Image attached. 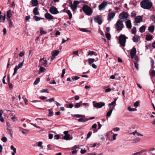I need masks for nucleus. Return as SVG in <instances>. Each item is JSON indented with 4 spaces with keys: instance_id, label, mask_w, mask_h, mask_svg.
Returning a JSON list of instances; mask_svg holds the SVG:
<instances>
[{
    "instance_id": "obj_1",
    "label": "nucleus",
    "mask_w": 155,
    "mask_h": 155,
    "mask_svg": "<svg viewBox=\"0 0 155 155\" xmlns=\"http://www.w3.org/2000/svg\"><path fill=\"white\" fill-rule=\"evenodd\" d=\"M141 7L146 9H149L152 7V2L149 0H143L140 3Z\"/></svg>"
},
{
    "instance_id": "obj_2",
    "label": "nucleus",
    "mask_w": 155,
    "mask_h": 155,
    "mask_svg": "<svg viewBox=\"0 0 155 155\" xmlns=\"http://www.w3.org/2000/svg\"><path fill=\"white\" fill-rule=\"evenodd\" d=\"M128 37H126L124 35L121 34L119 36V42L121 46L123 47H125V46L126 39Z\"/></svg>"
},
{
    "instance_id": "obj_3",
    "label": "nucleus",
    "mask_w": 155,
    "mask_h": 155,
    "mask_svg": "<svg viewBox=\"0 0 155 155\" xmlns=\"http://www.w3.org/2000/svg\"><path fill=\"white\" fill-rule=\"evenodd\" d=\"M82 9L83 12L88 15H91L92 13V9L87 5H84Z\"/></svg>"
},
{
    "instance_id": "obj_4",
    "label": "nucleus",
    "mask_w": 155,
    "mask_h": 155,
    "mask_svg": "<svg viewBox=\"0 0 155 155\" xmlns=\"http://www.w3.org/2000/svg\"><path fill=\"white\" fill-rule=\"evenodd\" d=\"M124 25L123 22L120 20H118L115 24V28L117 31H121L123 28Z\"/></svg>"
},
{
    "instance_id": "obj_5",
    "label": "nucleus",
    "mask_w": 155,
    "mask_h": 155,
    "mask_svg": "<svg viewBox=\"0 0 155 155\" xmlns=\"http://www.w3.org/2000/svg\"><path fill=\"white\" fill-rule=\"evenodd\" d=\"M128 17V14L127 12H123L120 13L119 16V18L120 19H126Z\"/></svg>"
},
{
    "instance_id": "obj_6",
    "label": "nucleus",
    "mask_w": 155,
    "mask_h": 155,
    "mask_svg": "<svg viewBox=\"0 0 155 155\" xmlns=\"http://www.w3.org/2000/svg\"><path fill=\"white\" fill-rule=\"evenodd\" d=\"M108 4V2L106 1L103 2L101 4L98 5V9L100 11L104 10Z\"/></svg>"
},
{
    "instance_id": "obj_7",
    "label": "nucleus",
    "mask_w": 155,
    "mask_h": 155,
    "mask_svg": "<svg viewBox=\"0 0 155 155\" xmlns=\"http://www.w3.org/2000/svg\"><path fill=\"white\" fill-rule=\"evenodd\" d=\"M94 107L97 108H99L102 107L103 106H104L105 104L103 102H101L100 103H95L94 101L93 102Z\"/></svg>"
},
{
    "instance_id": "obj_8",
    "label": "nucleus",
    "mask_w": 155,
    "mask_h": 155,
    "mask_svg": "<svg viewBox=\"0 0 155 155\" xmlns=\"http://www.w3.org/2000/svg\"><path fill=\"white\" fill-rule=\"evenodd\" d=\"M102 16L98 15L94 17V20L95 22L97 23L99 25H101L102 22Z\"/></svg>"
},
{
    "instance_id": "obj_9",
    "label": "nucleus",
    "mask_w": 155,
    "mask_h": 155,
    "mask_svg": "<svg viewBox=\"0 0 155 155\" xmlns=\"http://www.w3.org/2000/svg\"><path fill=\"white\" fill-rule=\"evenodd\" d=\"M50 12L53 14H57L59 13L57 8L54 6H51L49 9Z\"/></svg>"
},
{
    "instance_id": "obj_10",
    "label": "nucleus",
    "mask_w": 155,
    "mask_h": 155,
    "mask_svg": "<svg viewBox=\"0 0 155 155\" xmlns=\"http://www.w3.org/2000/svg\"><path fill=\"white\" fill-rule=\"evenodd\" d=\"M80 3L79 2L77 1H74L73 2V4H71V8L73 11H75L77 8L78 5Z\"/></svg>"
},
{
    "instance_id": "obj_11",
    "label": "nucleus",
    "mask_w": 155,
    "mask_h": 155,
    "mask_svg": "<svg viewBox=\"0 0 155 155\" xmlns=\"http://www.w3.org/2000/svg\"><path fill=\"white\" fill-rule=\"evenodd\" d=\"M115 15V13L112 12L109 13L107 15V19L108 21H110L114 17Z\"/></svg>"
},
{
    "instance_id": "obj_12",
    "label": "nucleus",
    "mask_w": 155,
    "mask_h": 155,
    "mask_svg": "<svg viewBox=\"0 0 155 155\" xmlns=\"http://www.w3.org/2000/svg\"><path fill=\"white\" fill-rule=\"evenodd\" d=\"M136 53V49L135 47H133L130 50V55L131 58L133 59L134 56L135 55Z\"/></svg>"
},
{
    "instance_id": "obj_13",
    "label": "nucleus",
    "mask_w": 155,
    "mask_h": 155,
    "mask_svg": "<svg viewBox=\"0 0 155 155\" xmlns=\"http://www.w3.org/2000/svg\"><path fill=\"white\" fill-rule=\"evenodd\" d=\"M45 18L48 20H50L54 19V17L51 15L48 12L46 13L45 15Z\"/></svg>"
},
{
    "instance_id": "obj_14",
    "label": "nucleus",
    "mask_w": 155,
    "mask_h": 155,
    "mask_svg": "<svg viewBox=\"0 0 155 155\" xmlns=\"http://www.w3.org/2000/svg\"><path fill=\"white\" fill-rule=\"evenodd\" d=\"M135 21L137 23H140L142 21V18L141 16H137L135 18Z\"/></svg>"
},
{
    "instance_id": "obj_15",
    "label": "nucleus",
    "mask_w": 155,
    "mask_h": 155,
    "mask_svg": "<svg viewBox=\"0 0 155 155\" xmlns=\"http://www.w3.org/2000/svg\"><path fill=\"white\" fill-rule=\"evenodd\" d=\"M126 27L130 29L131 28L132 25L131 21L130 20H128L125 22Z\"/></svg>"
},
{
    "instance_id": "obj_16",
    "label": "nucleus",
    "mask_w": 155,
    "mask_h": 155,
    "mask_svg": "<svg viewBox=\"0 0 155 155\" xmlns=\"http://www.w3.org/2000/svg\"><path fill=\"white\" fill-rule=\"evenodd\" d=\"M140 39V37L137 35H135L133 38V40L135 42H137Z\"/></svg>"
},
{
    "instance_id": "obj_17",
    "label": "nucleus",
    "mask_w": 155,
    "mask_h": 155,
    "mask_svg": "<svg viewBox=\"0 0 155 155\" xmlns=\"http://www.w3.org/2000/svg\"><path fill=\"white\" fill-rule=\"evenodd\" d=\"M116 101L117 99H114V100L112 102L110 103L109 104V106L110 107V108H111V107H114H114L116 106L115 104Z\"/></svg>"
},
{
    "instance_id": "obj_18",
    "label": "nucleus",
    "mask_w": 155,
    "mask_h": 155,
    "mask_svg": "<svg viewBox=\"0 0 155 155\" xmlns=\"http://www.w3.org/2000/svg\"><path fill=\"white\" fill-rule=\"evenodd\" d=\"M32 6L35 7L37 6L38 4V0H32L31 1Z\"/></svg>"
},
{
    "instance_id": "obj_19",
    "label": "nucleus",
    "mask_w": 155,
    "mask_h": 155,
    "mask_svg": "<svg viewBox=\"0 0 155 155\" xmlns=\"http://www.w3.org/2000/svg\"><path fill=\"white\" fill-rule=\"evenodd\" d=\"M94 55L96 56L97 55V54L95 51H89L87 52V56H91Z\"/></svg>"
},
{
    "instance_id": "obj_20",
    "label": "nucleus",
    "mask_w": 155,
    "mask_h": 155,
    "mask_svg": "<svg viewBox=\"0 0 155 155\" xmlns=\"http://www.w3.org/2000/svg\"><path fill=\"white\" fill-rule=\"evenodd\" d=\"M59 51L58 50H55L51 52L52 56L53 57H55L57 56L59 54Z\"/></svg>"
},
{
    "instance_id": "obj_21",
    "label": "nucleus",
    "mask_w": 155,
    "mask_h": 155,
    "mask_svg": "<svg viewBox=\"0 0 155 155\" xmlns=\"http://www.w3.org/2000/svg\"><path fill=\"white\" fill-rule=\"evenodd\" d=\"M114 109V107H111L110 110L107 113L106 116L107 117H110L112 114L113 110Z\"/></svg>"
},
{
    "instance_id": "obj_22",
    "label": "nucleus",
    "mask_w": 155,
    "mask_h": 155,
    "mask_svg": "<svg viewBox=\"0 0 155 155\" xmlns=\"http://www.w3.org/2000/svg\"><path fill=\"white\" fill-rule=\"evenodd\" d=\"M153 38L152 36L150 35L147 34L146 36V39L148 41H150L152 40Z\"/></svg>"
},
{
    "instance_id": "obj_23",
    "label": "nucleus",
    "mask_w": 155,
    "mask_h": 155,
    "mask_svg": "<svg viewBox=\"0 0 155 155\" xmlns=\"http://www.w3.org/2000/svg\"><path fill=\"white\" fill-rule=\"evenodd\" d=\"M145 152V150H143L138 152L133 153L131 155H140L141 154L144 152Z\"/></svg>"
},
{
    "instance_id": "obj_24",
    "label": "nucleus",
    "mask_w": 155,
    "mask_h": 155,
    "mask_svg": "<svg viewBox=\"0 0 155 155\" xmlns=\"http://www.w3.org/2000/svg\"><path fill=\"white\" fill-rule=\"evenodd\" d=\"M33 13L35 15H38L39 14V13L37 8L35 7L34 9Z\"/></svg>"
},
{
    "instance_id": "obj_25",
    "label": "nucleus",
    "mask_w": 155,
    "mask_h": 155,
    "mask_svg": "<svg viewBox=\"0 0 155 155\" xmlns=\"http://www.w3.org/2000/svg\"><path fill=\"white\" fill-rule=\"evenodd\" d=\"M154 30V26L152 25L150 26L148 28V30L151 33H153Z\"/></svg>"
},
{
    "instance_id": "obj_26",
    "label": "nucleus",
    "mask_w": 155,
    "mask_h": 155,
    "mask_svg": "<svg viewBox=\"0 0 155 155\" xmlns=\"http://www.w3.org/2000/svg\"><path fill=\"white\" fill-rule=\"evenodd\" d=\"M88 120V119L85 118L84 117H82L78 119V121L79 122H85L87 121Z\"/></svg>"
},
{
    "instance_id": "obj_27",
    "label": "nucleus",
    "mask_w": 155,
    "mask_h": 155,
    "mask_svg": "<svg viewBox=\"0 0 155 155\" xmlns=\"http://www.w3.org/2000/svg\"><path fill=\"white\" fill-rule=\"evenodd\" d=\"M66 13L68 14L69 16V18L71 19L72 18V14H71V11L69 10H67L66 11Z\"/></svg>"
},
{
    "instance_id": "obj_28",
    "label": "nucleus",
    "mask_w": 155,
    "mask_h": 155,
    "mask_svg": "<svg viewBox=\"0 0 155 155\" xmlns=\"http://www.w3.org/2000/svg\"><path fill=\"white\" fill-rule=\"evenodd\" d=\"M145 26L143 25L140 28L139 31L141 33H143L145 32Z\"/></svg>"
},
{
    "instance_id": "obj_29",
    "label": "nucleus",
    "mask_w": 155,
    "mask_h": 155,
    "mask_svg": "<svg viewBox=\"0 0 155 155\" xmlns=\"http://www.w3.org/2000/svg\"><path fill=\"white\" fill-rule=\"evenodd\" d=\"M12 13L11 12L10 10H9L8 11H7V19H11L10 18L12 16Z\"/></svg>"
},
{
    "instance_id": "obj_30",
    "label": "nucleus",
    "mask_w": 155,
    "mask_h": 155,
    "mask_svg": "<svg viewBox=\"0 0 155 155\" xmlns=\"http://www.w3.org/2000/svg\"><path fill=\"white\" fill-rule=\"evenodd\" d=\"M7 20L8 21L9 26L10 27L12 28L13 26V24L11 20V19H7Z\"/></svg>"
},
{
    "instance_id": "obj_31",
    "label": "nucleus",
    "mask_w": 155,
    "mask_h": 155,
    "mask_svg": "<svg viewBox=\"0 0 155 155\" xmlns=\"http://www.w3.org/2000/svg\"><path fill=\"white\" fill-rule=\"evenodd\" d=\"M33 18L36 21H40L41 19H43L44 18L38 17L36 16H34Z\"/></svg>"
},
{
    "instance_id": "obj_32",
    "label": "nucleus",
    "mask_w": 155,
    "mask_h": 155,
    "mask_svg": "<svg viewBox=\"0 0 155 155\" xmlns=\"http://www.w3.org/2000/svg\"><path fill=\"white\" fill-rule=\"evenodd\" d=\"M48 117L52 116L54 114L53 112L51 109H48Z\"/></svg>"
},
{
    "instance_id": "obj_33",
    "label": "nucleus",
    "mask_w": 155,
    "mask_h": 155,
    "mask_svg": "<svg viewBox=\"0 0 155 155\" xmlns=\"http://www.w3.org/2000/svg\"><path fill=\"white\" fill-rule=\"evenodd\" d=\"M88 62L89 64H91L92 63H93L95 60L94 58H89L88 59Z\"/></svg>"
},
{
    "instance_id": "obj_34",
    "label": "nucleus",
    "mask_w": 155,
    "mask_h": 155,
    "mask_svg": "<svg viewBox=\"0 0 155 155\" xmlns=\"http://www.w3.org/2000/svg\"><path fill=\"white\" fill-rule=\"evenodd\" d=\"M40 33L41 35L46 34V32L45 31H44L43 28L42 27L40 28Z\"/></svg>"
},
{
    "instance_id": "obj_35",
    "label": "nucleus",
    "mask_w": 155,
    "mask_h": 155,
    "mask_svg": "<svg viewBox=\"0 0 155 155\" xmlns=\"http://www.w3.org/2000/svg\"><path fill=\"white\" fill-rule=\"evenodd\" d=\"M11 120L13 122L17 121L18 120V118L16 117L15 115H14L11 118Z\"/></svg>"
},
{
    "instance_id": "obj_36",
    "label": "nucleus",
    "mask_w": 155,
    "mask_h": 155,
    "mask_svg": "<svg viewBox=\"0 0 155 155\" xmlns=\"http://www.w3.org/2000/svg\"><path fill=\"white\" fill-rule=\"evenodd\" d=\"M23 130H22V133L25 135H26L27 134H28L29 132V131L27 129H23Z\"/></svg>"
},
{
    "instance_id": "obj_37",
    "label": "nucleus",
    "mask_w": 155,
    "mask_h": 155,
    "mask_svg": "<svg viewBox=\"0 0 155 155\" xmlns=\"http://www.w3.org/2000/svg\"><path fill=\"white\" fill-rule=\"evenodd\" d=\"M7 132L8 134H9L10 136L12 137L13 133L12 132V130L11 129H9L8 128H7Z\"/></svg>"
},
{
    "instance_id": "obj_38",
    "label": "nucleus",
    "mask_w": 155,
    "mask_h": 155,
    "mask_svg": "<svg viewBox=\"0 0 155 155\" xmlns=\"http://www.w3.org/2000/svg\"><path fill=\"white\" fill-rule=\"evenodd\" d=\"M43 142L41 141H39L38 142V146L41 147V149H43V146H42Z\"/></svg>"
},
{
    "instance_id": "obj_39",
    "label": "nucleus",
    "mask_w": 155,
    "mask_h": 155,
    "mask_svg": "<svg viewBox=\"0 0 155 155\" xmlns=\"http://www.w3.org/2000/svg\"><path fill=\"white\" fill-rule=\"evenodd\" d=\"M132 134L134 135H137L138 136H143V135L142 134H140L139 133H138V132H137L136 131H134V132H133L132 133Z\"/></svg>"
},
{
    "instance_id": "obj_40",
    "label": "nucleus",
    "mask_w": 155,
    "mask_h": 155,
    "mask_svg": "<svg viewBox=\"0 0 155 155\" xmlns=\"http://www.w3.org/2000/svg\"><path fill=\"white\" fill-rule=\"evenodd\" d=\"M80 30L84 32H91V31L90 30H87L85 28H81L80 29Z\"/></svg>"
},
{
    "instance_id": "obj_41",
    "label": "nucleus",
    "mask_w": 155,
    "mask_h": 155,
    "mask_svg": "<svg viewBox=\"0 0 155 155\" xmlns=\"http://www.w3.org/2000/svg\"><path fill=\"white\" fill-rule=\"evenodd\" d=\"M40 79L39 78H37L34 83V84L36 85L38 84L40 82Z\"/></svg>"
},
{
    "instance_id": "obj_42",
    "label": "nucleus",
    "mask_w": 155,
    "mask_h": 155,
    "mask_svg": "<svg viewBox=\"0 0 155 155\" xmlns=\"http://www.w3.org/2000/svg\"><path fill=\"white\" fill-rule=\"evenodd\" d=\"M106 37L108 40H110L111 38V36L109 33H106L105 34Z\"/></svg>"
},
{
    "instance_id": "obj_43",
    "label": "nucleus",
    "mask_w": 155,
    "mask_h": 155,
    "mask_svg": "<svg viewBox=\"0 0 155 155\" xmlns=\"http://www.w3.org/2000/svg\"><path fill=\"white\" fill-rule=\"evenodd\" d=\"M128 110L130 111H137V109L136 108H131L130 107H128L127 108Z\"/></svg>"
},
{
    "instance_id": "obj_44",
    "label": "nucleus",
    "mask_w": 155,
    "mask_h": 155,
    "mask_svg": "<svg viewBox=\"0 0 155 155\" xmlns=\"http://www.w3.org/2000/svg\"><path fill=\"white\" fill-rule=\"evenodd\" d=\"M136 28L135 27H134L132 29L131 32L133 34H135L136 33Z\"/></svg>"
},
{
    "instance_id": "obj_45",
    "label": "nucleus",
    "mask_w": 155,
    "mask_h": 155,
    "mask_svg": "<svg viewBox=\"0 0 155 155\" xmlns=\"http://www.w3.org/2000/svg\"><path fill=\"white\" fill-rule=\"evenodd\" d=\"M140 140V139L139 137H137L133 140V142L134 143H136L139 142Z\"/></svg>"
},
{
    "instance_id": "obj_46",
    "label": "nucleus",
    "mask_w": 155,
    "mask_h": 155,
    "mask_svg": "<svg viewBox=\"0 0 155 155\" xmlns=\"http://www.w3.org/2000/svg\"><path fill=\"white\" fill-rule=\"evenodd\" d=\"M5 19V15L4 16H0V21L1 22H3Z\"/></svg>"
},
{
    "instance_id": "obj_47",
    "label": "nucleus",
    "mask_w": 155,
    "mask_h": 155,
    "mask_svg": "<svg viewBox=\"0 0 155 155\" xmlns=\"http://www.w3.org/2000/svg\"><path fill=\"white\" fill-rule=\"evenodd\" d=\"M70 135L68 134V135H65L64 137V139L65 140H69Z\"/></svg>"
},
{
    "instance_id": "obj_48",
    "label": "nucleus",
    "mask_w": 155,
    "mask_h": 155,
    "mask_svg": "<svg viewBox=\"0 0 155 155\" xmlns=\"http://www.w3.org/2000/svg\"><path fill=\"white\" fill-rule=\"evenodd\" d=\"M45 71V68L43 67H41L39 69V72H44Z\"/></svg>"
},
{
    "instance_id": "obj_49",
    "label": "nucleus",
    "mask_w": 155,
    "mask_h": 155,
    "mask_svg": "<svg viewBox=\"0 0 155 155\" xmlns=\"http://www.w3.org/2000/svg\"><path fill=\"white\" fill-rule=\"evenodd\" d=\"M67 81H70L71 82H72L73 81H74V77H72L71 78H67Z\"/></svg>"
},
{
    "instance_id": "obj_50",
    "label": "nucleus",
    "mask_w": 155,
    "mask_h": 155,
    "mask_svg": "<svg viewBox=\"0 0 155 155\" xmlns=\"http://www.w3.org/2000/svg\"><path fill=\"white\" fill-rule=\"evenodd\" d=\"M40 92L41 93L46 92L48 93V90L47 89H43L40 91Z\"/></svg>"
},
{
    "instance_id": "obj_51",
    "label": "nucleus",
    "mask_w": 155,
    "mask_h": 155,
    "mask_svg": "<svg viewBox=\"0 0 155 155\" xmlns=\"http://www.w3.org/2000/svg\"><path fill=\"white\" fill-rule=\"evenodd\" d=\"M140 104V101H136L134 104V106L136 107H138Z\"/></svg>"
},
{
    "instance_id": "obj_52",
    "label": "nucleus",
    "mask_w": 155,
    "mask_h": 155,
    "mask_svg": "<svg viewBox=\"0 0 155 155\" xmlns=\"http://www.w3.org/2000/svg\"><path fill=\"white\" fill-rule=\"evenodd\" d=\"M77 153V151L76 150L75 148H73L72 149V153L73 154H76Z\"/></svg>"
},
{
    "instance_id": "obj_53",
    "label": "nucleus",
    "mask_w": 155,
    "mask_h": 155,
    "mask_svg": "<svg viewBox=\"0 0 155 155\" xmlns=\"http://www.w3.org/2000/svg\"><path fill=\"white\" fill-rule=\"evenodd\" d=\"M92 134V132H91V131L89 132L88 133V134L87 135V138L88 139L91 137Z\"/></svg>"
},
{
    "instance_id": "obj_54",
    "label": "nucleus",
    "mask_w": 155,
    "mask_h": 155,
    "mask_svg": "<svg viewBox=\"0 0 155 155\" xmlns=\"http://www.w3.org/2000/svg\"><path fill=\"white\" fill-rule=\"evenodd\" d=\"M52 145L49 144L47 146V150H52Z\"/></svg>"
},
{
    "instance_id": "obj_55",
    "label": "nucleus",
    "mask_w": 155,
    "mask_h": 155,
    "mask_svg": "<svg viewBox=\"0 0 155 155\" xmlns=\"http://www.w3.org/2000/svg\"><path fill=\"white\" fill-rule=\"evenodd\" d=\"M54 97H52L51 98L48 99L46 100V101L47 102H49L50 103H51L52 101H54Z\"/></svg>"
},
{
    "instance_id": "obj_56",
    "label": "nucleus",
    "mask_w": 155,
    "mask_h": 155,
    "mask_svg": "<svg viewBox=\"0 0 155 155\" xmlns=\"http://www.w3.org/2000/svg\"><path fill=\"white\" fill-rule=\"evenodd\" d=\"M1 140L4 142H5L7 141V138L5 137H4L1 139Z\"/></svg>"
},
{
    "instance_id": "obj_57",
    "label": "nucleus",
    "mask_w": 155,
    "mask_h": 155,
    "mask_svg": "<svg viewBox=\"0 0 155 155\" xmlns=\"http://www.w3.org/2000/svg\"><path fill=\"white\" fill-rule=\"evenodd\" d=\"M65 73V69H63L62 71V73L61 75V77L63 78L64 77V75Z\"/></svg>"
},
{
    "instance_id": "obj_58",
    "label": "nucleus",
    "mask_w": 155,
    "mask_h": 155,
    "mask_svg": "<svg viewBox=\"0 0 155 155\" xmlns=\"http://www.w3.org/2000/svg\"><path fill=\"white\" fill-rule=\"evenodd\" d=\"M134 63L136 68L138 69V64H137V61H134Z\"/></svg>"
},
{
    "instance_id": "obj_59",
    "label": "nucleus",
    "mask_w": 155,
    "mask_h": 155,
    "mask_svg": "<svg viewBox=\"0 0 155 155\" xmlns=\"http://www.w3.org/2000/svg\"><path fill=\"white\" fill-rule=\"evenodd\" d=\"M81 106V105L79 103H77L76 105L74 106L75 108H78L79 107Z\"/></svg>"
},
{
    "instance_id": "obj_60",
    "label": "nucleus",
    "mask_w": 155,
    "mask_h": 155,
    "mask_svg": "<svg viewBox=\"0 0 155 155\" xmlns=\"http://www.w3.org/2000/svg\"><path fill=\"white\" fill-rule=\"evenodd\" d=\"M150 74L151 75V76H155V71L154 70H152L151 73Z\"/></svg>"
},
{
    "instance_id": "obj_61",
    "label": "nucleus",
    "mask_w": 155,
    "mask_h": 155,
    "mask_svg": "<svg viewBox=\"0 0 155 155\" xmlns=\"http://www.w3.org/2000/svg\"><path fill=\"white\" fill-rule=\"evenodd\" d=\"M24 55V52L23 51H21L20 52L19 54V56L20 57H22Z\"/></svg>"
},
{
    "instance_id": "obj_62",
    "label": "nucleus",
    "mask_w": 155,
    "mask_h": 155,
    "mask_svg": "<svg viewBox=\"0 0 155 155\" xmlns=\"http://www.w3.org/2000/svg\"><path fill=\"white\" fill-rule=\"evenodd\" d=\"M118 135L117 134H114L113 136V139L114 140H115L116 139V137Z\"/></svg>"
},
{
    "instance_id": "obj_63",
    "label": "nucleus",
    "mask_w": 155,
    "mask_h": 155,
    "mask_svg": "<svg viewBox=\"0 0 155 155\" xmlns=\"http://www.w3.org/2000/svg\"><path fill=\"white\" fill-rule=\"evenodd\" d=\"M47 65V61L46 60H45L43 63V65L45 67H46Z\"/></svg>"
},
{
    "instance_id": "obj_64",
    "label": "nucleus",
    "mask_w": 155,
    "mask_h": 155,
    "mask_svg": "<svg viewBox=\"0 0 155 155\" xmlns=\"http://www.w3.org/2000/svg\"><path fill=\"white\" fill-rule=\"evenodd\" d=\"M76 117L77 118H81L83 117V115L81 114H76L75 115Z\"/></svg>"
}]
</instances>
